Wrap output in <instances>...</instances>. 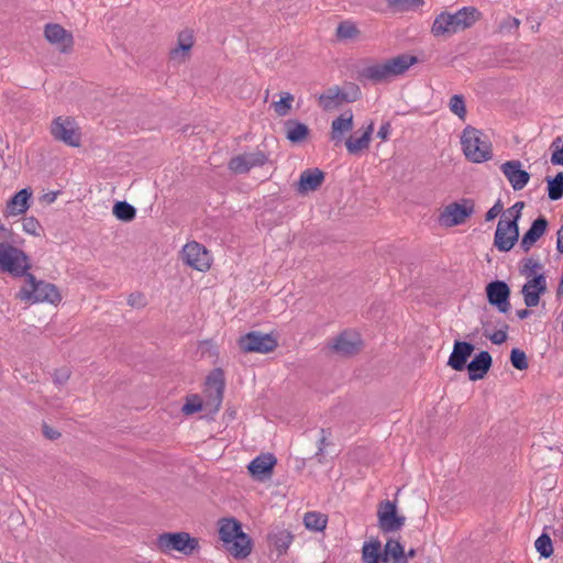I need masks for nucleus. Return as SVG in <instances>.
Segmentation results:
<instances>
[{
  "label": "nucleus",
  "instance_id": "c756f323",
  "mask_svg": "<svg viewBox=\"0 0 563 563\" xmlns=\"http://www.w3.org/2000/svg\"><path fill=\"white\" fill-rule=\"evenodd\" d=\"M383 563H408L405 549L398 540L389 539L384 548Z\"/></svg>",
  "mask_w": 563,
  "mask_h": 563
},
{
  "label": "nucleus",
  "instance_id": "5701e85b",
  "mask_svg": "<svg viewBox=\"0 0 563 563\" xmlns=\"http://www.w3.org/2000/svg\"><path fill=\"white\" fill-rule=\"evenodd\" d=\"M353 129V112L346 110L335 118L331 123L330 139L335 145L342 143L344 134Z\"/></svg>",
  "mask_w": 563,
  "mask_h": 563
},
{
  "label": "nucleus",
  "instance_id": "bf43d9fd",
  "mask_svg": "<svg viewBox=\"0 0 563 563\" xmlns=\"http://www.w3.org/2000/svg\"><path fill=\"white\" fill-rule=\"evenodd\" d=\"M516 314L519 319L522 320V319L528 318L531 314V311L528 309H520V310H517Z\"/></svg>",
  "mask_w": 563,
  "mask_h": 563
},
{
  "label": "nucleus",
  "instance_id": "bb28decb",
  "mask_svg": "<svg viewBox=\"0 0 563 563\" xmlns=\"http://www.w3.org/2000/svg\"><path fill=\"white\" fill-rule=\"evenodd\" d=\"M284 130L286 139L292 144L303 142L310 133L309 126L296 119L286 120L284 122Z\"/></svg>",
  "mask_w": 563,
  "mask_h": 563
},
{
  "label": "nucleus",
  "instance_id": "de8ad7c7",
  "mask_svg": "<svg viewBox=\"0 0 563 563\" xmlns=\"http://www.w3.org/2000/svg\"><path fill=\"white\" fill-rule=\"evenodd\" d=\"M22 227L24 232L38 236L42 231V225L38 220L34 217H27L23 219Z\"/></svg>",
  "mask_w": 563,
  "mask_h": 563
},
{
  "label": "nucleus",
  "instance_id": "09e8293b",
  "mask_svg": "<svg viewBox=\"0 0 563 563\" xmlns=\"http://www.w3.org/2000/svg\"><path fill=\"white\" fill-rule=\"evenodd\" d=\"M202 409V402L197 395L191 396L187 399L183 406V412L186 415H192L199 412Z\"/></svg>",
  "mask_w": 563,
  "mask_h": 563
},
{
  "label": "nucleus",
  "instance_id": "0e129e2a",
  "mask_svg": "<svg viewBox=\"0 0 563 563\" xmlns=\"http://www.w3.org/2000/svg\"><path fill=\"white\" fill-rule=\"evenodd\" d=\"M416 555V550L410 549L408 552H406V556H408V560L413 558Z\"/></svg>",
  "mask_w": 563,
  "mask_h": 563
},
{
  "label": "nucleus",
  "instance_id": "39448f33",
  "mask_svg": "<svg viewBox=\"0 0 563 563\" xmlns=\"http://www.w3.org/2000/svg\"><path fill=\"white\" fill-rule=\"evenodd\" d=\"M156 544L165 554L177 551L189 556L199 549V540L184 531L162 533L157 537Z\"/></svg>",
  "mask_w": 563,
  "mask_h": 563
},
{
  "label": "nucleus",
  "instance_id": "72a5a7b5",
  "mask_svg": "<svg viewBox=\"0 0 563 563\" xmlns=\"http://www.w3.org/2000/svg\"><path fill=\"white\" fill-rule=\"evenodd\" d=\"M328 518L325 515L317 511L307 512L303 517L305 527L314 532H320L327 527Z\"/></svg>",
  "mask_w": 563,
  "mask_h": 563
},
{
  "label": "nucleus",
  "instance_id": "4d7b16f0",
  "mask_svg": "<svg viewBox=\"0 0 563 563\" xmlns=\"http://www.w3.org/2000/svg\"><path fill=\"white\" fill-rule=\"evenodd\" d=\"M69 378V372L67 369L63 371L60 375L56 374L55 382L57 384H63Z\"/></svg>",
  "mask_w": 563,
  "mask_h": 563
},
{
  "label": "nucleus",
  "instance_id": "2f4dec72",
  "mask_svg": "<svg viewBox=\"0 0 563 563\" xmlns=\"http://www.w3.org/2000/svg\"><path fill=\"white\" fill-rule=\"evenodd\" d=\"M194 46V34L191 30H184L178 33L177 46L170 51L172 58H175L178 54L186 55L190 52Z\"/></svg>",
  "mask_w": 563,
  "mask_h": 563
},
{
  "label": "nucleus",
  "instance_id": "864d4df0",
  "mask_svg": "<svg viewBox=\"0 0 563 563\" xmlns=\"http://www.w3.org/2000/svg\"><path fill=\"white\" fill-rule=\"evenodd\" d=\"M490 341L494 343V344H501L504 343L506 340H507V332L506 330H498V331H495L490 336H489Z\"/></svg>",
  "mask_w": 563,
  "mask_h": 563
},
{
  "label": "nucleus",
  "instance_id": "f704fd0d",
  "mask_svg": "<svg viewBox=\"0 0 563 563\" xmlns=\"http://www.w3.org/2000/svg\"><path fill=\"white\" fill-rule=\"evenodd\" d=\"M207 387L210 393L214 394V401L217 408L220 406L222 401L223 388L224 384L221 378V373L219 371L214 372L207 379Z\"/></svg>",
  "mask_w": 563,
  "mask_h": 563
},
{
  "label": "nucleus",
  "instance_id": "37998d69",
  "mask_svg": "<svg viewBox=\"0 0 563 563\" xmlns=\"http://www.w3.org/2000/svg\"><path fill=\"white\" fill-rule=\"evenodd\" d=\"M550 148L552 150L551 163L563 166V136L554 139Z\"/></svg>",
  "mask_w": 563,
  "mask_h": 563
},
{
  "label": "nucleus",
  "instance_id": "58836bf2",
  "mask_svg": "<svg viewBox=\"0 0 563 563\" xmlns=\"http://www.w3.org/2000/svg\"><path fill=\"white\" fill-rule=\"evenodd\" d=\"M292 102L294 96L290 92H282L280 99L274 101L272 107L278 117H286L291 110Z\"/></svg>",
  "mask_w": 563,
  "mask_h": 563
},
{
  "label": "nucleus",
  "instance_id": "c9c22d12",
  "mask_svg": "<svg viewBox=\"0 0 563 563\" xmlns=\"http://www.w3.org/2000/svg\"><path fill=\"white\" fill-rule=\"evenodd\" d=\"M360 35V30L356 24L350 20L339 23L335 31V36L339 41L354 40Z\"/></svg>",
  "mask_w": 563,
  "mask_h": 563
},
{
  "label": "nucleus",
  "instance_id": "aec40b11",
  "mask_svg": "<svg viewBox=\"0 0 563 563\" xmlns=\"http://www.w3.org/2000/svg\"><path fill=\"white\" fill-rule=\"evenodd\" d=\"M325 179V173L318 167L307 168L301 172L297 183V191L301 195L316 191Z\"/></svg>",
  "mask_w": 563,
  "mask_h": 563
},
{
  "label": "nucleus",
  "instance_id": "0eeeda50",
  "mask_svg": "<svg viewBox=\"0 0 563 563\" xmlns=\"http://www.w3.org/2000/svg\"><path fill=\"white\" fill-rule=\"evenodd\" d=\"M474 212V201L462 199L460 202L449 203L439 216V223L444 227L462 224Z\"/></svg>",
  "mask_w": 563,
  "mask_h": 563
},
{
  "label": "nucleus",
  "instance_id": "6e6d98bb",
  "mask_svg": "<svg viewBox=\"0 0 563 563\" xmlns=\"http://www.w3.org/2000/svg\"><path fill=\"white\" fill-rule=\"evenodd\" d=\"M387 2L389 5L402 4L406 8H409L411 5H418V4L422 3L421 0H387Z\"/></svg>",
  "mask_w": 563,
  "mask_h": 563
},
{
  "label": "nucleus",
  "instance_id": "a19ab883",
  "mask_svg": "<svg viewBox=\"0 0 563 563\" xmlns=\"http://www.w3.org/2000/svg\"><path fill=\"white\" fill-rule=\"evenodd\" d=\"M536 550L544 559L550 558L553 554L552 540L547 533H542L534 542Z\"/></svg>",
  "mask_w": 563,
  "mask_h": 563
},
{
  "label": "nucleus",
  "instance_id": "c03bdc74",
  "mask_svg": "<svg viewBox=\"0 0 563 563\" xmlns=\"http://www.w3.org/2000/svg\"><path fill=\"white\" fill-rule=\"evenodd\" d=\"M522 273L526 275L528 279L532 278L538 274H542V265L538 260H534L532 257L526 258L522 265Z\"/></svg>",
  "mask_w": 563,
  "mask_h": 563
},
{
  "label": "nucleus",
  "instance_id": "9d476101",
  "mask_svg": "<svg viewBox=\"0 0 563 563\" xmlns=\"http://www.w3.org/2000/svg\"><path fill=\"white\" fill-rule=\"evenodd\" d=\"M44 37L63 54H69L74 49L75 41L71 32L58 23H47L44 26Z\"/></svg>",
  "mask_w": 563,
  "mask_h": 563
},
{
  "label": "nucleus",
  "instance_id": "f3484780",
  "mask_svg": "<svg viewBox=\"0 0 563 563\" xmlns=\"http://www.w3.org/2000/svg\"><path fill=\"white\" fill-rule=\"evenodd\" d=\"M486 294L488 302L496 306L500 312L506 313L509 310L510 289L505 282L495 280L489 283L486 287Z\"/></svg>",
  "mask_w": 563,
  "mask_h": 563
},
{
  "label": "nucleus",
  "instance_id": "a878e982",
  "mask_svg": "<svg viewBox=\"0 0 563 563\" xmlns=\"http://www.w3.org/2000/svg\"><path fill=\"white\" fill-rule=\"evenodd\" d=\"M492 366V356L487 351L478 353L468 364V377L471 380L482 379Z\"/></svg>",
  "mask_w": 563,
  "mask_h": 563
},
{
  "label": "nucleus",
  "instance_id": "f8f14e48",
  "mask_svg": "<svg viewBox=\"0 0 563 563\" xmlns=\"http://www.w3.org/2000/svg\"><path fill=\"white\" fill-rule=\"evenodd\" d=\"M519 240V225L516 220L500 217L495 231L493 246H515Z\"/></svg>",
  "mask_w": 563,
  "mask_h": 563
},
{
  "label": "nucleus",
  "instance_id": "79ce46f5",
  "mask_svg": "<svg viewBox=\"0 0 563 563\" xmlns=\"http://www.w3.org/2000/svg\"><path fill=\"white\" fill-rule=\"evenodd\" d=\"M0 246H15L19 244L20 236L15 234L10 228L0 223Z\"/></svg>",
  "mask_w": 563,
  "mask_h": 563
},
{
  "label": "nucleus",
  "instance_id": "1a4fd4ad",
  "mask_svg": "<svg viewBox=\"0 0 563 563\" xmlns=\"http://www.w3.org/2000/svg\"><path fill=\"white\" fill-rule=\"evenodd\" d=\"M378 526L384 532H395L405 525V517L397 514L395 501H382L377 510Z\"/></svg>",
  "mask_w": 563,
  "mask_h": 563
},
{
  "label": "nucleus",
  "instance_id": "b1692460",
  "mask_svg": "<svg viewBox=\"0 0 563 563\" xmlns=\"http://www.w3.org/2000/svg\"><path fill=\"white\" fill-rule=\"evenodd\" d=\"M473 351L474 345L472 343L455 341L448 365L455 371H463L466 367L467 358L472 355Z\"/></svg>",
  "mask_w": 563,
  "mask_h": 563
},
{
  "label": "nucleus",
  "instance_id": "7c9ffc66",
  "mask_svg": "<svg viewBox=\"0 0 563 563\" xmlns=\"http://www.w3.org/2000/svg\"><path fill=\"white\" fill-rule=\"evenodd\" d=\"M218 525L219 538L223 544L230 543L242 531L241 523L234 518H222Z\"/></svg>",
  "mask_w": 563,
  "mask_h": 563
},
{
  "label": "nucleus",
  "instance_id": "4c0bfd02",
  "mask_svg": "<svg viewBox=\"0 0 563 563\" xmlns=\"http://www.w3.org/2000/svg\"><path fill=\"white\" fill-rule=\"evenodd\" d=\"M380 542L373 541L364 543L362 549V560L364 563H379Z\"/></svg>",
  "mask_w": 563,
  "mask_h": 563
},
{
  "label": "nucleus",
  "instance_id": "680f3d73",
  "mask_svg": "<svg viewBox=\"0 0 563 563\" xmlns=\"http://www.w3.org/2000/svg\"><path fill=\"white\" fill-rule=\"evenodd\" d=\"M322 434H324V430L321 431ZM325 445V437L322 435L321 439H320V444H319V452L318 454H320L322 451H323V448Z\"/></svg>",
  "mask_w": 563,
  "mask_h": 563
},
{
  "label": "nucleus",
  "instance_id": "f03ea898",
  "mask_svg": "<svg viewBox=\"0 0 563 563\" xmlns=\"http://www.w3.org/2000/svg\"><path fill=\"white\" fill-rule=\"evenodd\" d=\"M481 15L474 7H464L455 13L442 12L435 16L431 32L434 36H451L471 27Z\"/></svg>",
  "mask_w": 563,
  "mask_h": 563
},
{
  "label": "nucleus",
  "instance_id": "69168bd1",
  "mask_svg": "<svg viewBox=\"0 0 563 563\" xmlns=\"http://www.w3.org/2000/svg\"><path fill=\"white\" fill-rule=\"evenodd\" d=\"M48 199H49V201H54V199H55V194H53V196H48Z\"/></svg>",
  "mask_w": 563,
  "mask_h": 563
},
{
  "label": "nucleus",
  "instance_id": "6e6552de",
  "mask_svg": "<svg viewBox=\"0 0 563 563\" xmlns=\"http://www.w3.org/2000/svg\"><path fill=\"white\" fill-rule=\"evenodd\" d=\"M239 347L245 353H268L277 346L276 340L271 334L251 331L242 335L238 341Z\"/></svg>",
  "mask_w": 563,
  "mask_h": 563
},
{
  "label": "nucleus",
  "instance_id": "a211bd4d",
  "mask_svg": "<svg viewBox=\"0 0 563 563\" xmlns=\"http://www.w3.org/2000/svg\"><path fill=\"white\" fill-rule=\"evenodd\" d=\"M547 290V280L543 274H538L522 287V295L525 303L528 308L538 306L540 296Z\"/></svg>",
  "mask_w": 563,
  "mask_h": 563
},
{
  "label": "nucleus",
  "instance_id": "c85d7f7f",
  "mask_svg": "<svg viewBox=\"0 0 563 563\" xmlns=\"http://www.w3.org/2000/svg\"><path fill=\"white\" fill-rule=\"evenodd\" d=\"M374 124L371 122L363 131L362 135L360 137H354L351 135L345 141L346 150L352 155L360 154L363 150L368 148L372 133H373Z\"/></svg>",
  "mask_w": 563,
  "mask_h": 563
},
{
  "label": "nucleus",
  "instance_id": "a18cd8bd",
  "mask_svg": "<svg viewBox=\"0 0 563 563\" xmlns=\"http://www.w3.org/2000/svg\"><path fill=\"white\" fill-rule=\"evenodd\" d=\"M510 361L512 366L519 371L527 369L529 366L526 353L519 349H512Z\"/></svg>",
  "mask_w": 563,
  "mask_h": 563
},
{
  "label": "nucleus",
  "instance_id": "ea45409f",
  "mask_svg": "<svg viewBox=\"0 0 563 563\" xmlns=\"http://www.w3.org/2000/svg\"><path fill=\"white\" fill-rule=\"evenodd\" d=\"M449 108L459 119L465 120L466 118V106L463 95H453L450 98Z\"/></svg>",
  "mask_w": 563,
  "mask_h": 563
},
{
  "label": "nucleus",
  "instance_id": "13d9d810",
  "mask_svg": "<svg viewBox=\"0 0 563 563\" xmlns=\"http://www.w3.org/2000/svg\"><path fill=\"white\" fill-rule=\"evenodd\" d=\"M44 434L46 435V438L48 439H56L59 433L49 429L47 426L44 427Z\"/></svg>",
  "mask_w": 563,
  "mask_h": 563
},
{
  "label": "nucleus",
  "instance_id": "473e14b6",
  "mask_svg": "<svg viewBox=\"0 0 563 563\" xmlns=\"http://www.w3.org/2000/svg\"><path fill=\"white\" fill-rule=\"evenodd\" d=\"M548 184V197L552 201L560 200L563 197V172H559L554 177L545 178Z\"/></svg>",
  "mask_w": 563,
  "mask_h": 563
},
{
  "label": "nucleus",
  "instance_id": "052dcab7",
  "mask_svg": "<svg viewBox=\"0 0 563 563\" xmlns=\"http://www.w3.org/2000/svg\"><path fill=\"white\" fill-rule=\"evenodd\" d=\"M556 235V246H563V224L559 229Z\"/></svg>",
  "mask_w": 563,
  "mask_h": 563
},
{
  "label": "nucleus",
  "instance_id": "e433bc0d",
  "mask_svg": "<svg viewBox=\"0 0 563 563\" xmlns=\"http://www.w3.org/2000/svg\"><path fill=\"white\" fill-rule=\"evenodd\" d=\"M112 212L117 219L124 222L132 221L136 216V209L126 201H117Z\"/></svg>",
  "mask_w": 563,
  "mask_h": 563
},
{
  "label": "nucleus",
  "instance_id": "4468645a",
  "mask_svg": "<svg viewBox=\"0 0 563 563\" xmlns=\"http://www.w3.org/2000/svg\"><path fill=\"white\" fill-rule=\"evenodd\" d=\"M500 169L515 191L523 189L531 177L527 170L522 169V164L518 159L505 162Z\"/></svg>",
  "mask_w": 563,
  "mask_h": 563
},
{
  "label": "nucleus",
  "instance_id": "5fc2aeb1",
  "mask_svg": "<svg viewBox=\"0 0 563 563\" xmlns=\"http://www.w3.org/2000/svg\"><path fill=\"white\" fill-rule=\"evenodd\" d=\"M391 132V125H390V122H385L380 125V128L378 129V132H377V136L383 140V141H386L389 136Z\"/></svg>",
  "mask_w": 563,
  "mask_h": 563
},
{
  "label": "nucleus",
  "instance_id": "393cba45",
  "mask_svg": "<svg viewBox=\"0 0 563 563\" xmlns=\"http://www.w3.org/2000/svg\"><path fill=\"white\" fill-rule=\"evenodd\" d=\"M549 221L544 216H539L532 221L530 228L523 233L519 246H533L547 232Z\"/></svg>",
  "mask_w": 563,
  "mask_h": 563
},
{
  "label": "nucleus",
  "instance_id": "2eb2a0df",
  "mask_svg": "<svg viewBox=\"0 0 563 563\" xmlns=\"http://www.w3.org/2000/svg\"><path fill=\"white\" fill-rule=\"evenodd\" d=\"M33 191L31 187L23 188L16 191L7 202L2 210L4 218L18 217L24 214L30 206Z\"/></svg>",
  "mask_w": 563,
  "mask_h": 563
},
{
  "label": "nucleus",
  "instance_id": "9b49d317",
  "mask_svg": "<svg viewBox=\"0 0 563 563\" xmlns=\"http://www.w3.org/2000/svg\"><path fill=\"white\" fill-rule=\"evenodd\" d=\"M51 134L57 141L66 145L77 147L80 145V133L74 126V121L70 118L63 119L57 117L51 124Z\"/></svg>",
  "mask_w": 563,
  "mask_h": 563
},
{
  "label": "nucleus",
  "instance_id": "412c9836",
  "mask_svg": "<svg viewBox=\"0 0 563 563\" xmlns=\"http://www.w3.org/2000/svg\"><path fill=\"white\" fill-rule=\"evenodd\" d=\"M277 460L272 453H264L252 460L247 466L251 475L257 479L269 478Z\"/></svg>",
  "mask_w": 563,
  "mask_h": 563
},
{
  "label": "nucleus",
  "instance_id": "6ab92c4d",
  "mask_svg": "<svg viewBox=\"0 0 563 563\" xmlns=\"http://www.w3.org/2000/svg\"><path fill=\"white\" fill-rule=\"evenodd\" d=\"M361 343L358 333L344 331L333 340L331 349L339 355L350 356L360 350Z\"/></svg>",
  "mask_w": 563,
  "mask_h": 563
},
{
  "label": "nucleus",
  "instance_id": "e2e57ef3",
  "mask_svg": "<svg viewBox=\"0 0 563 563\" xmlns=\"http://www.w3.org/2000/svg\"><path fill=\"white\" fill-rule=\"evenodd\" d=\"M183 246H191V247H195V246H202V244L196 242V241H188L186 242Z\"/></svg>",
  "mask_w": 563,
  "mask_h": 563
},
{
  "label": "nucleus",
  "instance_id": "603ef678",
  "mask_svg": "<svg viewBox=\"0 0 563 563\" xmlns=\"http://www.w3.org/2000/svg\"><path fill=\"white\" fill-rule=\"evenodd\" d=\"M504 206L498 199L495 205L486 212L485 220L486 221H493L497 216H499L503 212Z\"/></svg>",
  "mask_w": 563,
  "mask_h": 563
},
{
  "label": "nucleus",
  "instance_id": "f257e3e1",
  "mask_svg": "<svg viewBox=\"0 0 563 563\" xmlns=\"http://www.w3.org/2000/svg\"><path fill=\"white\" fill-rule=\"evenodd\" d=\"M418 63V58L412 55L401 54L383 63H376L363 67L358 71L357 79L362 82L371 81L373 84H382L405 74L412 65Z\"/></svg>",
  "mask_w": 563,
  "mask_h": 563
},
{
  "label": "nucleus",
  "instance_id": "cd10ccee",
  "mask_svg": "<svg viewBox=\"0 0 563 563\" xmlns=\"http://www.w3.org/2000/svg\"><path fill=\"white\" fill-rule=\"evenodd\" d=\"M224 545L231 555L239 560L247 558L252 551V540L243 531H241L236 538H233L230 543H225Z\"/></svg>",
  "mask_w": 563,
  "mask_h": 563
},
{
  "label": "nucleus",
  "instance_id": "338daca9",
  "mask_svg": "<svg viewBox=\"0 0 563 563\" xmlns=\"http://www.w3.org/2000/svg\"><path fill=\"white\" fill-rule=\"evenodd\" d=\"M48 199H49V201H54V199H55V194H53V196H48Z\"/></svg>",
  "mask_w": 563,
  "mask_h": 563
},
{
  "label": "nucleus",
  "instance_id": "49530a36",
  "mask_svg": "<svg viewBox=\"0 0 563 563\" xmlns=\"http://www.w3.org/2000/svg\"><path fill=\"white\" fill-rule=\"evenodd\" d=\"M520 26V20L508 15L498 25V32L501 34H508L516 32Z\"/></svg>",
  "mask_w": 563,
  "mask_h": 563
},
{
  "label": "nucleus",
  "instance_id": "4be33fe9",
  "mask_svg": "<svg viewBox=\"0 0 563 563\" xmlns=\"http://www.w3.org/2000/svg\"><path fill=\"white\" fill-rule=\"evenodd\" d=\"M358 89L355 91V96L349 98L347 95L340 89L338 86L331 87L319 96V103L324 110H332L341 106L344 101L353 102L358 97Z\"/></svg>",
  "mask_w": 563,
  "mask_h": 563
},
{
  "label": "nucleus",
  "instance_id": "3c124183",
  "mask_svg": "<svg viewBox=\"0 0 563 563\" xmlns=\"http://www.w3.org/2000/svg\"><path fill=\"white\" fill-rule=\"evenodd\" d=\"M128 303L133 308H143L146 306V298L142 292H133L129 296Z\"/></svg>",
  "mask_w": 563,
  "mask_h": 563
},
{
  "label": "nucleus",
  "instance_id": "ddd939ff",
  "mask_svg": "<svg viewBox=\"0 0 563 563\" xmlns=\"http://www.w3.org/2000/svg\"><path fill=\"white\" fill-rule=\"evenodd\" d=\"M267 162L268 156L262 151H256L232 157L229 162V168L235 174H245L251 168L261 167Z\"/></svg>",
  "mask_w": 563,
  "mask_h": 563
},
{
  "label": "nucleus",
  "instance_id": "20e7f679",
  "mask_svg": "<svg viewBox=\"0 0 563 563\" xmlns=\"http://www.w3.org/2000/svg\"><path fill=\"white\" fill-rule=\"evenodd\" d=\"M18 298L29 303L48 302L56 305L62 300L58 289L53 284L37 280L32 274H26L24 285L18 292Z\"/></svg>",
  "mask_w": 563,
  "mask_h": 563
},
{
  "label": "nucleus",
  "instance_id": "8fccbe9b",
  "mask_svg": "<svg viewBox=\"0 0 563 563\" xmlns=\"http://www.w3.org/2000/svg\"><path fill=\"white\" fill-rule=\"evenodd\" d=\"M523 207H525L523 201H517L514 206H511L506 211H504L501 217L509 219V220H516V222L518 223V221L521 217V211H522Z\"/></svg>",
  "mask_w": 563,
  "mask_h": 563
},
{
  "label": "nucleus",
  "instance_id": "dca6fc26",
  "mask_svg": "<svg viewBox=\"0 0 563 563\" xmlns=\"http://www.w3.org/2000/svg\"><path fill=\"white\" fill-rule=\"evenodd\" d=\"M180 256L186 265L199 272L210 269L213 262L209 249H181Z\"/></svg>",
  "mask_w": 563,
  "mask_h": 563
},
{
  "label": "nucleus",
  "instance_id": "774afa93",
  "mask_svg": "<svg viewBox=\"0 0 563 563\" xmlns=\"http://www.w3.org/2000/svg\"><path fill=\"white\" fill-rule=\"evenodd\" d=\"M499 250H500V251H506V252H507V251H509L510 249L505 247V249H499Z\"/></svg>",
  "mask_w": 563,
  "mask_h": 563
},
{
  "label": "nucleus",
  "instance_id": "7ed1b4c3",
  "mask_svg": "<svg viewBox=\"0 0 563 563\" xmlns=\"http://www.w3.org/2000/svg\"><path fill=\"white\" fill-rule=\"evenodd\" d=\"M461 145L466 159L484 163L493 157V145L488 136L472 125H466L461 135Z\"/></svg>",
  "mask_w": 563,
  "mask_h": 563
},
{
  "label": "nucleus",
  "instance_id": "423d86ee",
  "mask_svg": "<svg viewBox=\"0 0 563 563\" xmlns=\"http://www.w3.org/2000/svg\"><path fill=\"white\" fill-rule=\"evenodd\" d=\"M31 267L29 256L21 249H0V269L12 276H25Z\"/></svg>",
  "mask_w": 563,
  "mask_h": 563
}]
</instances>
